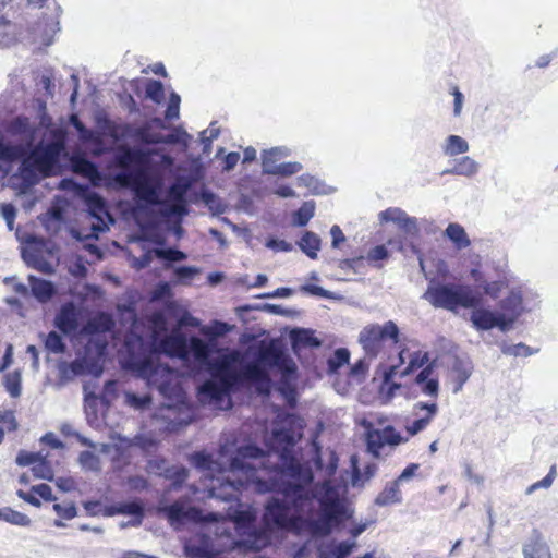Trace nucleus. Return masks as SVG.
<instances>
[{
    "label": "nucleus",
    "instance_id": "0e129e2a",
    "mask_svg": "<svg viewBox=\"0 0 558 558\" xmlns=\"http://www.w3.org/2000/svg\"><path fill=\"white\" fill-rule=\"evenodd\" d=\"M1 216L7 222L10 230L13 229L14 219L16 217V209L12 204H1Z\"/></svg>",
    "mask_w": 558,
    "mask_h": 558
},
{
    "label": "nucleus",
    "instance_id": "ea45409f",
    "mask_svg": "<svg viewBox=\"0 0 558 558\" xmlns=\"http://www.w3.org/2000/svg\"><path fill=\"white\" fill-rule=\"evenodd\" d=\"M290 155L291 149L286 146L272 147L263 151L262 162H266L268 160L270 162L277 163L278 160L289 157Z\"/></svg>",
    "mask_w": 558,
    "mask_h": 558
},
{
    "label": "nucleus",
    "instance_id": "a19ab883",
    "mask_svg": "<svg viewBox=\"0 0 558 558\" xmlns=\"http://www.w3.org/2000/svg\"><path fill=\"white\" fill-rule=\"evenodd\" d=\"M45 348L54 354L63 353L65 344L61 336L56 331H50L45 339Z\"/></svg>",
    "mask_w": 558,
    "mask_h": 558
},
{
    "label": "nucleus",
    "instance_id": "dca6fc26",
    "mask_svg": "<svg viewBox=\"0 0 558 558\" xmlns=\"http://www.w3.org/2000/svg\"><path fill=\"white\" fill-rule=\"evenodd\" d=\"M190 140L191 135L182 128H174L168 135L143 134V141L146 143L181 144L184 149L189 147Z\"/></svg>",
    "mask_w": 558,
    "mask_h": 558
},
{
    "label": "nucleus",
    "instance_id": "8fccbe9b",
    "mask_svg": "<svg viewBox=\"0 0 558 558\" xmlns=\"http://www.w3.org/2000/svg\"><path fill=\"white\" fill-rule=\"evenodd\" d=\"M146 96L156 104H160L163 99V84L159 81L151 80L146 86Z\"/></svg>",
    "mask_w": 558,
    "mask_h": 558
},
{
    "label": "nucleus",
    "instance_id": "39448f33",
    "mask_svg": "<svg viewBox=\"0 0 558 558\" xmlns=\"http://www.w3.org/2000/svg\"><path fill=\"white\" fill-rule=\"evenodd\" d=\"M158 511L163 513L174 527H178L185 521H206L210 523L206 527L208 533H214L216 536L220 537H231L232 522L222 519V517L217 513H209L207 517H204L201 510L195 507H187L183 500H177L171 505L161 506Z\"/></svg>",
    "mask_w": 558,
    "mask_h": 558
},
{
    "label": "nucleus",
    "instance_id": "7c9ffc66",
    "mask_svg": "<svg viewBox=\"0 0 558 558\" xmlns=\"http://www.w3.org/2000/svg\"><path fill=\"white\" fill-rule=\"evenodd\" d=\"M3 385L11 398H19L22 393V374L16 369L3 376Z\"/></svg>",
    "mask_w": 558,
    "mask_h": 558
},
{
    "label": "nucleus",
    "instance_id": "c756f323",
    "mask_svg": "<svg viewBox=\"0 0 558 558\" xmlns=\"http://www.w3.org/2000/svg\"><path fill=\"white\" fill-rule=\"evenodd\" d=\"M300 248L310 258H317V253L320 250V239L317 234L306 231L298 242Z\"/></svg>",
    "mask_w": 558,
    "mask_h": 558
},
{
    "label": "nucleus",
    "instance_id": "338daca9",
    "mask_svg": "<svg viewBox=\"0 0 558 558\" xmlns=\"http://www.w3.org/2000/svg\"><path fill=\"white\" fill-rule=\"evenodd\" d=\"M266 247L277 251V252H291L293 250V246L291 243L284 241V240H278V239H269L266 242Z\"/></svg>",
    "mask_w": 558,
    "mask_h": 558
},
{
    "label": "nucleus",
    "instance_id": "f704fd0d",
    "mask_svg": "<svg viewBox=\"0 0 558 558\" xmlns=\"http://www.w3.org/2000/svg\"><path fill=\"white\" fill-rule=\"evenodd\" d=\"M119 514L133 515V526H138L143 519V507L137 502H121L119 504Z\"/></svg>",
    "mask_w": 558,
    "mask_h": 558
},
{
    "label": "nucleus",
    "instance_id": "680f3d73",
    "mask_svg": "<svg viewBox=\"0 0 558 558\" xmlns=\"http://www.w3.org/2000/svg\"><path fill=\"white\" fill-rule=\"evenodd\" d=\"M0 427L8 432L16 429L17 423L13 411H5L0 415Z\"/></svg>",
    "mask_w": 558,
    "mask_h": 558
},
{
    "label": "nucleus",
    "instance_id": "13d9d810",
    "mask_svg": "<svg viewBox=\"0 0 558 558\" xmlns=\"http://www.w3.org/2000/svg\"><path fill=\"white\" fill-rule=\"evenodd\" d=\"M41 458V454L37 452L20 451L16 456V464L20 466H34Z\"/></svg>",
    "mask_w": 558,
    "mask_h": 558
},
{
    "label": "nucleus",
    "instance_id": "20e7f679",
    "mask_svg": "<svg viewBox=\"0 0 558 558\" xmlns=\"http://www.w3.org/2000/svg\"><path fill=\"white\" fill-rule=\"evenodd\" d=\"M423 299L436 308L457 312L459 307H475L482 301L481 294L466 284H430Z\"/></svg>",
    "mask_w": 558,
    "mask_h": 558
},
{
    "label": "nucleus",
    "instance_id": "2eb2a0df",
    "mask_svg": "<svg viewBox=\"0 0 558 558\" xmlns=\"http://www.w3.org/2000/svg\"><path fill=\"white\" fill-rule=\"evenodd\" d=\"M473 372L472 362L469 359L456 357L451 366V377L453 380L452 392L458 393L463 385L469 380Z\"/></svg>",
    "mask_w": 558,
    "mask_h": 558
},
{
    "label": "nucleus",
    "instance_id": "9b49d317",
    "mask_svg": "<svg viewBox=\"0 0 558 558\" xmlns=\"http://www.w3.org/2000/svg\"><path fill=\"white\" fill-rule=\"evenodd\" d=\"M472 307L470 320L474 328L477 330H490L493 328H498L500 331L506 332L511 328L509 327V323L506 322L504 316L499 313H495L488 308L484 307Z\"/></svg>",
    "mask_w": 558,
    "mask_h": 558
},
{
    "label": "nucleus",
    "instance_id": "412c9836",
    "mask_svg": "<svg viewBox=\"0 0 558 558\" xmlns=\"http://www.w3.org/2000/svg\"><path fill=\"white\" fill-rule=\"evenodd\" d=\"M293 350L299 348H318L322 341L310 329L295 328L290 332Z\"/></svg>",
    "mask_w": 558,
    "mask_h": 558
},
{
    "label": "nucleus",
    "instance_id": "603ef678",
    "mask_svg": "<svg viewBox=\"0 0 558 558\" xmlns=\"http://www.w3.org/2000/svg\"><path fill=\"white\" fill-rule=\"evenodd\" d=\"M34 475L38 478L51 481L53 477V471L49 463L41 458L33 468Z\"/></svg>",
    "mask_w": 558,
    "mask_h": 558
},
{
    "label": "nucleus",
    "instance_id": "7ed1b4c3",
    "mask_svg": "<svg viewBox=\"0 0 558 558\" xmlns=\"http://www.w3.org/2000/svg\"><path fill=\"white\" fill-rule=\"evenodd\" d=\"M5 131L11 136H17V145L24 147L17 171L11 180H20V189L26 191L37 184L41 177L48 175L59 161L64 150L65 138L61 131L54 130L49 137L35 145L36 128L28 118L16 117L8 122Z\"/></svg>",
    "mask_w": 558,
    "mask_h": 558
},
{
    "label": "nucleus",
    "instance_id": "37998d69",
    "mask_svg": "<svg viewBox=\"0 0 558 558\" xmlns=\"http://www.w3.org/2000/svg\"><path fill=\"white\" fill-rule=\"evenodd\" d=\"M501 351L504 354L511 356H530L536 352L524 343L504 344Z\"/></svg>",
    "mask_w": 558,
    "mask_h": 558
},
{
    "label": "nucleus",
    "instance_id": "423d86ee",
    "mask_svg": "<svg viewBox=\"0 0 558 558\" xmlns=\"http://www.w3.org/2000/svg\"><path fill=\"white\" fill-rule=\"evenodd\" d=\"M399 333V328L392 320H387L384 325L368 324L360 331L359 343L366 357L376 359L384 348V342L390 339L397 343Z\"/></svg>",
    "mask_w": 558,
    "mask_h": 558
},
{
    "label": "nucleus",
    "instance_id": "1a4fd4ad",
    "mask_svg": "<svg viewBox=\"0 0 558 558\" xmlns=\"http://www.w3.org/2000/svg\"><path fill=\"white\" fill-rule=\"evenodd\" d=\"M530 298L534 299L537 295L531 289L520 286L512 288L509 294L499 302L500 314L509 323L510 328L524 311L532 308Z\"/></svg>",
    "mask_w": 558,
    "mask_h": 558
},
{
    "label": "nucleus",
    "instance_id": "4468645a",
    "mask_svg": "<svg viewBox=\"0 0 558 558\" xmlns=\"http://www.w3.org/2000/svg\"><path fill=\"white\" fill-rule=\"evenodd\" d=\"M381 222H392L404 233L414 235L418 232L416 219L410 217L404 210L398 207H390L379 214Z\"/></svg>",
    "mask_w": 558,
    "mask_h": 558
},
{
    "label": "nucleus",
    "instance_id": "cd10ccee",
    "mask_svg": "<svg viewBox=\"0 0 558 558\" xmlns=\"http://www.w3.org/2000/svg\"><path fill=\"white\" fill-rule=\"evenodd\" d=\"M399 485L396 480L387 484L384 490L376 497L375 504L377 506H387L401 502L402 497Z\"/></svg>",
    "mask_w": 558,
    "mask_h": 558
},
{
    "label": "nucleus",
    "instance_id": "4d7b16f0",
    "mask_svg": "<svg viewBox=\"0 0 558 558\" xmlns=\"http://www.w3.org/2000/svg\"><path fill=\"white\" fill-rule=\"evenodd\" d=\"M53 510L60 518L65 519V520H71V519L75 518L77 514L76 507L73 502L54 504Z\"/></svg>",
    "mask_w": 558,
    "mask_h": 558
},
{
    "label": "nucleus",
    "instance_id": "0eeeda50",
    "mask_svg": "<svg viewBox=\"0 0 558 558\" xmlns=\"http://www.w3.org/2000/svg\"><path fill=\"white\" fill-rule=\"evenodd\" d=\"M86 207L90 218L89 231L72 230L71 234L78 241L97 240L99 234L109 229V223H113L106 202L97 194H89L86 197Z\"/></svg>",
    "mask_w": 558,
    "mask_h": 558
},
{
    "label": "nucleus",
    "instance_id": "ddd939ff",
    "mask_svg": "<svg viewBox=\"0 0 558 558\" xmlns=\"http://www.w3.org/2000/svg\"><path fill=\"white\" fill-rule=\"evenodd\" d=\"M81 313L73 302L63 304L56 315L54 325L64 335L75 332L80 327Z\"/></svg>",
    "mask_w": 558,
    "mask_h": 558
},
{
    "label": "nucleus",
    "instance_id": "79ce46f5",
    "mask_svg": "<svg viewBox=\"0 0 558 558\" xmlns=\"http://www.w3.org/2000/svg\"><path fill=\"white\" fill-rule=\"evenodd\" d=\"M150 402L151 398L149 395L138 396L134 392L125 393V403L135 410H144L150 404Z\"/></svg>",
    "mask_w": 558,
    "mask_h": 558
},
{
    "label": "nucleus",
    "instance_id": "c85d7f7f",
    "mask_svg": "<svg viewBox=\"0 0 558 558\" xmlns=\"http://www.w3.org/2000/svg\"><path fill=\"white\" fill-rule=\"evenodd\" d=\"M445 234L459 250L465 248L471 244L464 228L459 223H449Z\"/></svg>",
    "mask_w": 558,
    "mask_h": 558
},
{
    "label": "nucleus",
    "instance_id": "473e14b6",
    "mask_svg": "<svg viewBox=\"0 0 558 558\" xmlns=\"http://www.w3.org/2000/svg\"><path fill=\"white\" fill-rule=\"evenodd\" d=\"M409 364L407 367L400 371V376H407L418 368H424L429 365V354L428 352L416 351L409 355Z\"/></svg>",
    "mask_w": 558,
    "mask_h": 558
},
{
    "label": "nucleus",
    "instance_id": "e2e57ef3",
    "mask_svg": "<svg viewBox=\"0 0 558 558\" xmlns=\"http://www.w3.org/2000/svg\"><path fill=\"white\" fill-rule=\"evenodd\" d=\"M389 257V252L385 245H377L372 248L367 254V260L369 263H376L384 260Z\"/></svg>",
    "mask_w": 558,
    "mask_h": 558
},
{
    "label": "nucleus",
    "instance_id": "6ab92c4d",
    "mask_svg": "<svg viewBox=\"0 0 558 558\" xmlns=\"http://www.w3.org/2000/svg\"><path fill=\"white\" fill-rule=\"evenodd\" d=\"M44 241L34 235H29L24 241L22 247V258L28 267L34 265L39 258H43Z\"/></svg>",
    "mask_w": 558,
    "mask_h": 558
},
{
    "label": "nucleus",
    "instance_id": "72a5a7b5",
    "mask_svg": "<svg viewBox=\"0 0 558 558\" xmlns=\"http://www.w3.org/2000/svg\"><path fill=\"white\" fill-rule=\"evenodd\" d=\"M0 520L17 526H28L31 524V519L26 514L11 508L0 509Z\"/></svg>",
    "mask_w": 558,
    "mask_h": 558
},
{
    "label": "nucleus",
    "instance_id": "69168bd1",
    "mask_svg": "<svg viewBox=\"0 0 558 558\" xmlns=\"http://www.w3.org/2000/svg\"><path fill=\"white\" fill-rule=\"evenodd\" d=\"M202 197H203V201L205 202V204L209 207V209H211V210L215 209L217 213L225 211V207L222 206L219 198L214 193L205 192V193H203Z\"/></svg>",
    "mask_w": 558,
    "mask_h": 558
},
{
    "label": "nucleus",
    "instance_id": "f03ea898",
    "mask_svg": "<svg viewBox=\"0 0 558 558\" xmlns=\"http://www.w3.org/2000/svg\"><path fill=\"white\" fill-rule=\"evenodd\" d=\"M199 320L190 313L183 314L178 325L163 336L157 330L153 333L149 349L145 348L144 340L137 338L136 342L141 353L133 351L131 339L126 340L128 357L125 367L146 379L150 388H155L167 399H178L181 395V374L172 367L160 362V354L178 357L187 367L186 374L209 372L206 379L197 389L198 401L215 410H228L232 407L231 392L242 386H254L260 393L270 389L271 369L281 374V391L290 400L294 396V381L296 378V364L293 359L275 343L260 345L253 355V360L245 362L239 350L227 351L213 359L214 345L193 336L187 338L181 328L184 326L197 327ZM184 373H182L183 375Z\"/></svg>",
    "mask_w": 558,
    "mask_h": 558
},
{
    "label": "nucleus",
    "instance_id": "e433bc0d",
    "mask_svg": "<svg viewBox=\"0 0 558 558\" xmlns=\"http://www.w3.org/2000/svg\"><path fill=\"white\" fill-rule=\"evenodd\" d=\"M315 214V204L313 202H305L294 214L293 223L299 227H304Z\"/></svg>",
    "mask_w": 558,
    "mask_h": 558
},
{
    "label": "nucleus",
    "instance_id": "a211bd4d",
    "mask_svg": "<svg viewBox=\"0 0 558 558\" xmlns=\"http://www.w3.org/2000/svg\"><path fill=\"white\" fill-rule=\"evenodd\" d=\"M355 547V541L332 542L319 548V557L347 558Z\"/></svg>",
    "mask_w": 558,
    "mask_h": 558
},
{
    "label": "nucleus",
    "instance_id": "58836bf2",
    "mask_svg": "<svg viewBox=\"0 0 558 558\" xmlns=\"http://www.w3.org/2000/svg\"><path fill=\"white\" fill-rule=\"evenodd\" d=\"M155 256L168 263L182 262L187 255L177 248H154Z\"/></svg>",
    "mask_w": 558,
    "mask_h": 558
},
{
    "label": "nucleus",
    "instance_id": "a878e982",
    "mask_svg": "<svg viewBox=\"0 0 558 558\" xmlns=\"http://www.w3.org/2000/svg\"><path fill=\"white\" fill-rule=\"evenodd\" d=\"M232 326L220 320H214L209 326H203L201 328V333L208 337L209 341L207 343H211L214 345V352L216 351V339L223 337L228 332L232 330Z\"/></svg>",
    "mask_w": 558,
    "mask_h": 558
},
{
    "label": "nucleus",
    "instance_id": "49530a36",
    "mask_svg": "<svg viewBox=\"0 0 558 558\" xmlns=\"http://www.w3.org/2000/svg\"><path fill=\"white\" fill-rule=\"evenodd\" d=\"M78 462L85 470L98 471L100 469L99 458L90 451L81 452L78 456Z\"/></svg>",
    "mask_w": 558,
    "mask_h": 558
},
{
    "label": "nucleus",
    "instance_id": "2f4dec72",
    "mask_svg": "<svg viewBox=\"0 0 558 558\" xmlns=\"http://www.w3.org/2000/svg\"><path fill=\"white\" fill-rule=\"evenodd\" d=\"M248 530H251L250 534L246 538L242 539L240 544L251 550H260L266 547L268 544L267 535L264 532L252 529L251 526H248Z\"/></svg>",
    "mask_w": 558,
    "mask_h": 558
},
{
    "label": "nucleus",
    "instance_id": "09e8293b",
    "mask_svg": "<svg viewBox=\"0 0 558 558\" xmlns=\"http://www.w3.org/2000/svg\"><path fill=\"white\" fill-rule=\"evenodd\" d=\"M60 432L62 433V435L64 436H73L75 437L81 445L83 446H86V447H89V448H96V444L93 442L90 439H88L87 437L81 435L78 432H76L73 427L72 424L70 423H63L61 424L60 426Z\"/></svg>",
    "mask_w": 558,
    "mask_h": 558
},
{
    "label": "nucleus",
    "instance_id": "c9c22d12",
    "mask_svg": "<svg viewBox=\"0 0 558 558\" xmlns=\"http://www.w3.org/2000/svg\"><path fill=\"white\" fill-rule=\"evenodd\" d=\"M438 412V405L435 402H416L413 405V414L417 418H428V425Z\"/></svg>",
    "mask_w": 558,
    "mask_h": 558
},
{
    "label": "nucleus",
    "instance_id": "052dcab7",
    "mask_svg": "<svg viewBox=\"0 0 558 558\" xmlns=\"http://www.w3.org/2000/svg\"><path fill=\"white\" fill-rule=\"evenodd\" d=\"M301 290L315 296L324 299H335V294L332 292L325 290L324 288L318 286L304 284L301 287Z\"/></svg>",
    "mask_w": 558,
    "mask_h": 558
},
{
    "label": "nucleus",
    "instance_id": "4be33fe9",
    "mask_svg": "<svg viewBox=\"0 0 558 558\" xmlns=\"http://www.w3.org/2000/svg\"><path fill=\"white\" fill-rule=\"evenodd\" d=\"M524 558H551L549 547L539 534H534L523 546Z\"/></svg>",
    "mask_w": 558,
    "mask_h": 558
},
{
    "label": "nucleus",
    "instance_id": "5701e85b",
    "mask_svg": "<svg viewBox=\"0 0 558 558\" xmlns=\"http://www.w3.org/2000/svg\"><path fill=\"white\" fill-rule=\"evenodd\" d=\"M28 282L33 295L40 302H46L54 294V287L52 282L37 278L34 275L28 276Z\"/></svg>",
    "mask_w": 558,
    "mask_h": 558
},
{
    "label": "nucleus",
    "instance_id": "de8ad7c7",
    "mask_svg": "<svg viewBox=\"0 0 558 558\" xmlns=\"http://www.w3.org/2000/svg\"><path fill=\"white\" fill-rule=\"evenodd\" d=\"M298 185L299 186H305L310 190L313 194H322L324 193V186L320 184L318 179L310 175V174H302L298 179Z\"/></svg>",
    "mask_w": 558,
    "mask_h": 558
},
{
    "label": "nucleus",
    "instance_id": "f8f14e48",
    "mask_svg": "<svg viewBox=\"0 0 558 558\" xmlns=\"http://www.w3.org/2000/svg\"><path fill=\"white\" fill-rule=\"evenodd\" d=\"M162 179L156 175L144 177L137 189L136 194L140 201L149 206H160L162 208Z\"/></svg>",
    "mask_w": 558,
    "mask_h": 558
},
{
    "label": "nucleus",
    "instance_id": "f257e3e1",
    "mask_svg": "<svg viewBox=\"0 0 558 558\" xmlns=\"http://www.w3.org/2000/svg\"><path fill=\"white\" fill-rule=\"evenodd\" d=\"M275 438L284 442L282 450L264 452L254 445L220 448L218 460L205 452H195L192 463L199 470L220 472L213 478L209 496L231 501L250 485L259 493L278 492L265 506L264 521L269 529L308 531L327 535L333 525L350 517L345 505L347 486L331 480L315 485L310 466L301 464L292 454L293 437L275 432Z\"/></svg>",
    "mask_w": 558,
    "mask_h": 558
},
{
    "label": "nucleus",
    "instance_id": "4c0bfd02",
    "mask_svg": "<svg viewBox=\"0 0 558 558\" xmlns=\"http://www.w3.org/2000/svg\"><path fill=\"white\" fill-rule=\"evenodd\" d=\"M350 361V352L345 348H339L335 351L333 355L328 360V368L330 373H337L340 367L348 364Z\"/></svg>",
    "mask_w": 558,
    "mask_h": 558
},
{
    "label": "nucleus",
    "instance_id": "c03bdc74",
    "mask_svg": "<svg viewBox=\"0 0 558 558\" xmlns=\"http://www.w3.org/2000/svg\"><path fill=\"white\" fill-rule=\"evenodd\" d=\"M201 272L199 268L194 266H180L175 267L173 270L174 279L180 283H186L194 276Z\"/></svg>",
    "mask_w": 558,
    "mask_h": 558
},
{
    "label": "nucleus",
    "instance_id": "6e6d98bb",
    "mask_svg": "<svg viewBox=\"0 0 558 558\" xmlns=\"http://www.w3.org/2000/svg\"><path fill=\"white\" fill-rule=\"evenodd\" d=\"M555 476H556V468L551 466L548 474L543 480L535 482L534 484L530 485L526 488V494L531 495L537 489L549 488L553 485Z\"/></svg>",
    "mask_w": 558,
    "mask_h": 558
},
{
    "label": "nucleus",
    "instance_id": "f3484780",
    "mask_svg": "<svg viewBox=\"0 0 558 558\" xmlns=\"http://www.w3.org/2000/svg\"><path fill=\"white\" fill-rule=\"evenodd\" d=\"M433 369V364L422 368L421 372L416 375L415 383L424 395L429 397H437L439 391V383L437 378L432 377Z\"/></svg>",
    "mask_w": 558,
    "mask_h": 558
},
{
    "label": "nucleus",
    "instance_id": "6e6552de",
    "mask_svg": "<svg viewBox=\"0 0 558 558\" xmlns=\"http://www.w3.org/2000/svg\"><path fill=\"white\" fill-rule=\"evenodd\" d=\"M367 452L376 459H384L391 453L397 446L405 444L409 438L403 437L393 426L384 428H371L366 432Z\"/></svg>",
    "mask_w": 558,
    "mask_h": 558
},
{
    "label": "nucleus",
    "instance_id": "a18cd8bd",
    "mask_svg": "<svg viewBox=\"0 0 558 558\" xmlns=\"http://www.w3.org/2000/svg\"><path fill=\"white\" fill-rule=\"evenodd\" d=\"M189 475V471L184 466H172L165 470V476L172 480L173 487L181 485Z\"/></svg>",
    "mask_w": 558,
    "mask_h": 558
},
{
    "label": "nucleus",
    "instance_id": "393cba45",
    "mask_svg": "<svg viewBox=\"0 0 558 558\" xmlns=\"http://www.w3.org/2000/svg\"><path fill=\"white\" fill-rule=\"evenodd\" d=\"M353 475H352V485L353 486H363L365 482L369 481L375 476L378 470V465L375 462H368L365 464L363 472L357 466V460L355 457L351 458Z\"/></svg>",
    "mask_w": 558,
    "mask_h": 558
},
{
    "label": "nucleus",
    "instance_id": "9d476101",
    "mask_svg": "<svg viewBox=\"0 0 558 558\" xmlns=\"http://www.w3.org/2000/svg\"><path fill=\"white\" fill-rule=\"evenodd\" d=\"M191 183L186 178L180 177L170 185L166 199H162L161 215L166 218L181 219L187 214L186 194Z\"/></svg>",
    "mask_w": 558,
    "mask_h": 558
},
{
    "label": "nucleus",
    "instance_id": "aec40b11",
    "mask_svg": "<svg viewBox=\"0 0 558 558\" xmlns=\"http://www.w3.org/2000/svg\"><path fill=\"white\" fill-rule=\"evenodd\" d=\"M480 171V165L470 156H463L453 160V167L442 171V174H454L472 178Z\"/></svg>",
    "mask_w": 558,
    "mask_h": 558
},
{
    "label": "nucleus",
    "instance_id": "5fc2aeb1",
    "mask_svg": "<svg viewBox=\"0 0 558 558\" xmlns=\"http://www.w3.org/2000/svg\"><path fill=\"white\" fill-rule=\"evenodd\" d=\"M555 476H556V468L551 466L548 474L543 480L535 482L534 484L530 485L526 488V494L531 495L537 489L549 488L553 485Z\"/></svg>",
    "mask_w": 558,
    "mask_h": 558
},
{
    "label": "nucleus",
    "instance_id": "774afa93",
    "mask_svg": "<svg viewBox=\"0 0 558 558\" xmlns=\"http://www.w3.org/2000/svg\"><path fill=\"white\" fill-rule=\"evenodd\" d=\"M135 158V153L131 148H122L117 155V160L122 167H129Z\"/></svg>",
    "mask_w": 558,
    "mask_h": 558
},
{
    "label": "nucleus",
    "instance_id": "bb28decb",
    "mask_svg": "<svg viewBox=\"0 0 558 558\" xmlns=\"http://www.w3.org/2000/svg\"><path fill=\"white\" fill-rule=\"evenodd\" d=\"M469 149L470 145L466 140L459 135H449L442 144V153L449 157L465 154Z\"/></svg>",
    "mask_w": 558,
    "mask_h": 558
},
{
    "label": "nucleus",
    "instance_id": "864d4df0",
    "mask_svg": "<svg viewBox=\"0 0 558 558\" xmlns=\"http://www.w3.org/2000/svg\"><path fill=\"white\" fill-rule=\"evenodd\" d=\"M180 102H181L180 96L177 93L172 92L170 94L168 107H167L166 114H165L167 120H174V119L179 118Z\"/></svg>",
    "mask_w": 558,
    "mask_h": 558
},
{
    "label": "nucleus",
    "instance_id": "b1692460",
    "mask_svg": "<svg viewBox=\"0 0 558 558\" xmlns=\"http://www.w3.org/2000/svg\"><path fill=\"white\" fill-rule=\"evenodd\" d=\"M262 167L264 173L281 177H290L303 169V166L296 161L275 163L267 160L266 162H262Z\"/></svg>",
    "mask_w": 558,
    "mask_h": 558
},
{
    "label": "nucleus",
    "instance_id": "3c124183",
    "mask_svg": "<svg viewBox=\"0 0 558 558\" xmlns=\"http://www.w3.org/2000/svg\"><path fill=\"white\" fill-rule=\"evenodd\" d=\"M480 287L483 289L484 293L492 299H497L501 291L506 288V282L504 280H496L492 282L483 281L480 283Z\"/></svg>",
    "mask_w": 558,
    "mask_h": 558
},
{
    "label": "nucleus",
    "instance_id": "bf43d9fd",
    "mask_svg": "<svg viewBox=\"0 0 558 558\" xmlns=\"http://www.w3.org/2000/svg\"><path fill=\"white\" fill-rule=\"evenodd\" d=\"M372 360L373 359L366 357V354L364 353V356L352 365L351 374L353 376H365L369 368V362Z\"/></svg>",
    "mask_w": 558,
    "mask_h": 558
}]
</instances>
